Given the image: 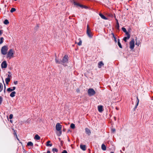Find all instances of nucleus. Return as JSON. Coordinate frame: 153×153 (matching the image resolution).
<instances>
[{"mask_svg": "<svg viewBox=\"0 0 153 153\" xmlns=\"http://www.w3.org/2000/svg\"><path fill=\"white\" fill-rule=\"evenodd\" d=\"M8 50V46L5 45L2 47L1 49V53L3 55H6L7 53V51Z\"/></svg>", "mask_w": 153, "mask_h": 153, "instance_id": "1", "label": "nucleus"}, {"mask_svg": "<svg viewBox=\"0 0 153 153\" xmlns=\"http://www.w3.org/2000/svg\"><path fill=\"white\" fill-rule=\"evenodd\" d=\"M14 51L12 49H10L7 53V57L10 59L13 57Z\"/></svg>", "mask_w": 153, "mask_h": 153, "instance_id": "2", "label": "nucleus"}, {"mask_svg": "<svg viewBox=\"0 0 153 153\" xmlns=\"http://www.w3.org/2000/svg\"><path fill=\"white\" fill-rule=\"evenodd\" d=\"M68 56L66 55L63 57L62 60L61 61L62 63V64L64 66L66 65V64L68 62Z\"/></svg>", "mask_w": 153, "mask_h": 153, "instance_id": "3", "label": "nucleus"}, {"mask_svg": "<svg viewBox=\"0 0 153 153\" xmlns=\"http://www.w3.org/2000/svg\"><path fill=\"white\" fill-rule=\"evenodd\" d=\"M88 93L90 96H93L95 94V91L92 88H89L88 90Z\"/></svg>", "mask_w": 153, "mask_h": 153, "instance_id": "4", "label": "nucleus"}, {"mask_svg": "<svg viewBox=\"0 0 153 153\" xmlns=\"http://www.w3.org/2000/svg\"><path fill=\"white\" fill-rule=\"evenodd\" d=\"M135 42L134 39H132L130 42V48L131 50L133 49L134 47Z\"/></svg>", "mask_w": 153, "mask_h": 153, "instance_id": "5", "label": "nucleus"}, {"mask_svg": "<svg viewBox=\"0 0 153 153\" xmlns=\"http://www.w3.org/2000/svg\"><path fill=\"white\" fill-rule=\"evenodd\" d=\"M87 34L88 36L90 38H92V33L90 30L88 25H87Z\"/></svg>", "mask_w": 153, "mask_h": 153, "instance_id": "6", "label": "nucleus"}, {"mask_svg": "<svg viewBox=\"0 0 153 153\" xmlns=\"http://www.w3.org/2000/svg\"><path fill=\"white\" fill-rule=\"evenodd\" d=\"M56 129L58 131H61L62 129V126L59 123H57L56 125Z\"/></svg>", "mask_w": 153, "mask_h": 153, "instance_id": "7", "label": "nucleus"}, {"mask_svg": "<svg viewBox=\"0 0 153 153\" xmlns=\"http://www.w3.org/2000/svg\"><path fill=\"white\" fill-rule=\"evenodd\" d=\"M7 64L6 61H3L1 64L2 68H6L7 67Z\"/></svg>", "mask_w": 153, "mask_h": 153, "instance_id": "8", "label": "nucleus"}, {"mask_svg": "<svg viewBox=\"0 0 153 153\" xmlns=\"http://www.w3.org/2000/svg\"><path fill=\"white\" fill-rule=\"evenodd\" d=\"M127 37H125L123 39V40L125 42L127 41V40L130 37V35L128 32H126Z\"/></svg>", "mask_w": 153, "mask_h": 153, "instance_id": "9", "label": "nucleus"}, {"mask_svg": "<svg viewBox=\"0 0 153 153\" xmlns=\"http://www.w3.org/2000/svg\"><path fill=\"white\" fill-rule=\"evenodd\" d=\"M73 4L74 5H76L77 7H79L81 8H82L83 7V5L80 4L79 3H77L75 1L73 2Z\"/></svg>", "mask_w": 153, "mask_h": 153, "instance_id": "10", "label": "nucleus"}, {"mask_svg": "<svg viewBox=\"0 0 153 153\" xmlns=\"http://www.w3.org/2000/svg\"><path fill=\"white\" fill-rule=\"evenodd\" d=\"M85 131L86 134L88 135H90L91 134V131L88 128H85Z\"/></svg>", "mask_w": 153, "mask_h": 153, "instance_id": "11", "label": "nucleus"}, {"mask_svg": "<svg viewBox=\"0 0 153 153\" xmlns=\"http://www.w3.org/2000/svg\"><path fill=\"white\" fill-rule=\"evenodd\" d=\"M104 65V64L102 61L100 62L98 64V67L99 68H100L102 67Z\"/></svg>", "mask_w": 153, "mask_h": 153, "instance_id": "12", "label": "nucleus"}, {"mask_svg": "<svg viewBox=\"0 0 153 153\" xmlns=\"http://www.w3.org/2000/svg\"><path fill=\"white\" fill-rule=\"evenodd\" d=\"M98 109L100 112H102V106L101 105H99L98 106Z\"/></svg>", "mask_w": 153, "mask_h": 153, "instance_id": "13", "label": "nucleus"}, {"mask_svg": "<svg viewBox=\"0 0 153 153\" xmlns=\"http://www.w3.org/2000/svg\"><path fill=\"white\" fill-rule=\"evenodd\" d=\"M80 148L83 151H85L86 150V146L85 145H80Z\"/></svg>", "mask_w": 153, "mask_h": 153, "instance_id": "14", "label": "nucleus"}, {"mask_svg": "<svg viewBox=\"0 0 153 153\" xmlns=\"http://www.w3.org/2000/svg\"><path fill=\"white\" fill-rule=\"evenodd\" d=\"M16 94V92L15 91H12L10 94V96L12 97H13L15 96Z\"/></svg>", "mask_w": 153, "mask_h": 153, "instance_id": "15", "label": "nucleus"}, {"mask_svg": "<svg viewBox=\"0 0 153 153\" xmlns=\"http://www.w3.org/2000/svg\"><path fill=\"white\" fill-rule=\"evenodd\" d=\"M51 143L50 141H48L47 142L46 146H50V147L52 145V144L51 143Z\"/></svg>", "mask_w": 153, "mask_h": 153, "instance_id": "16", "label": "nucleus"}, {"mask_svg": "<svg viewBox=\"0 0 153 153\" xmlns=\"http://www.w3.org/2000/svg\"><path fill=\"white\" fill-rule=\"evenodd\" d=\"M101 149L103 151H105L106 150V147L105 144H103L102 145Z\"/></svg>", "mask_w": 153, "mask_h": 153, "instance_id": "17", "label": "nucleus"}, {"mask_svg": "<svg viewBox=\"0 0 153 153\" xmlns=\"http://www.w3.org/2000/svg\"><path fill=\"white\" fill-rule=\"evenodd\" d=\"M99 15L101 17V18L107 20V19L101 13L99 14Z\"/></svg>", "mask_w": 153, "mask_h": 153, "instance_id": "18", "label": "nucleus"}, {"mask_svg": "<svg viewBox=\"0 0 153 153\" xmlns=\"http://www.w3.org/2000/svg\"><path fill=\"white\" fill-rule=\"evenodd\" d=\"M10 78H6L5 79V81L7 84L8 85V83L10 81Z\"/></svg>", "mask_w": 153, "mask_h": 153, "instance_id": "19", "label": "nucleus"}, {"mask_svg": "<svg viewBox=\"0 0 153 153\" xmlns=\"http://www.w3.org/2000/svg\"><path fill=\"white\" fill-rule=\"evenodd\" d=\"M34 138L36 140H39L40 139V137L38 134H36L35 135Z\"/></svg>", "mask_w": 153, "mask_h": 153, "instance_id": "20", "label": "nucleus"}, {"mask_svg": "<svg viewBox=\"0 0 153 153\" xmlns=\"http://www.w3.org/2000/svg\"><path fill=\"white\" fill-rule=\"evenodd\" d=\"M118 45L119 47L121 48H122V46L120 42V39H118Z\"/></svg>", "mask_w": 153, "mask_h": 153, "instance_id": "21", "label": "nucleus"}, {"mask_svg": "<svg viewBox=\"0 0 153 153\" xmlns=\"http://www.w3.org/2000/svg\"><path fill=\"white\" fill-rule=\"evenodd\" d=\"M55 62H56L57 63L61 64H62V63L61 60L59 61L58 59H55Z\"/></svg>", "mask_w": 153, "mask_h": 153, "instance_id": "22", "label": "nucleus"}, {"mask_svg": "<svg viewBox=\"0 0 153 153\" xmlns=\"http://www.w3.org/2000/svg\"><path fill=\"white\" fill-rule=\"evenodd\" d=\"M140 42L139 41H137V39H136L135 45H137V46H139V45L140 44Z\"/></svg>", "mask_w": 153, "mask_h": 153, "instance_id": "23", "label": "nucleus"}, {"mask_svg": "<svg viewBox=\"0 0 153 153\" xmlns=\"http://www.w3.org/2000/svg\"><path fill=\"white\" fill-rule=\"evenodd\" d=\"M116 20L117 21V24L116 25V27L117 28H119V25L118 21L117 19H116Z\"/></svg>", "mask_w": 153, "mask_h": 153, "instance_id": "24", "label": "nucleus"}, {"mask_svg": "<svg viewBox=\"0 0 153 153\" xmlns=\"http://www.w3.org/2000/svg\"><path fill=\"white\" fill-rule=\"evenodd\" d=\"M137 103L134 108L135 109L137 108V106L139 104V100L138 97H137Z\"/></svg>", "mask_w": 153, "mask_h": 153, "instance_id": "25", "label": "nucleus"}, {"mask_svg": "<svg viewBox=\"0 0 153 153\" xmlns=\"http://www.w3.org/2000/svg\"><path fill=\"white\" fill-rule=\"evenodd\" d=\"M112 35H113V38L114 39H113L115 41V42H117V41L116 37L115 36H114V33H112Z\"/></svg>", "mask_w": 153, "mask_h": 153, "instance_id": "26", "label": "nucleus"}, {"mask_svg": "<svg viewBox=\"0 0 153 153\" xmlns=\"http://www.w3.org/2000/svg\"><path fill=\"white\" fill-rule=\"evenodd\" d=\"M33 143L32 142H28L27 143V145L28 146H33Z\"/></svg>", "mask_w": 153, "mask_h": 153, "instance_id": "27", "label": "nucleus"}, {"mask_svg": "<svg viewBox=\"0 0 153 153\" xmlns=\"http://www.w3.org/2000/svg\"><path fill=\"white\" fill-rule=\"evenodd\" d=\"M4 39V38L2 37H1L0 38V45L2 44L3 43Z\"/></svg>", "mask_w": 153, "mask_h": 153, "instance_id": "28", "label": "nucleus"}, {"mask_svg": "<svg viewBox=\"0 0 153 153\" xmlns=\"http://www.w3.org/2000/svg\"><path fill=\"white\" fill-rule=\"evenodd\" d=\"M4 24L5 25H7L9 24V22L8 20L7 19H5L4 21Z\"/></svg>", "mask_w": 153, "mask_h": 153, "instance_id": "29", "label": "nucleus"}, {"mask_svg": "<svg viewBox=\"0 0 153 153\" xmlns=\"http://www.w3.org/2000/svg\"><path fill=\"white\" fill-rule=\"evenodd\" d=\"M7 91H8V92H12L13 91L12 89V88H8L7 89Z\"/></svg>", "mask_w": 153, "mask_h": 153, "instance_id": "30", "label": "nucleus"}, {"mask_svg": "<svg viewBox=\"0 0 153 153\" xmlns=\"http://www.w3.org/2000/svg\"><path fill=\"white\" fill-rule=\"evenodd\" d=\"M16 10V9L15 8H12L11 10H10V12L11 13H13Z\"/></svg>", "mask_w": 153, "mask_h": 153, "instance_id": "31", "label": "nucleus"}, {"mask_svg": "<svg viewBox=\"0 0 153 153\" xmlns=\"http://www.w3.org/2000/svg\"><path fill=\"white\" fill-rule=\"evenodd\" d=\"M52 151L54 152H57L58 151V150L57 149L55 148H54L53 149Z\"/></svg>", "mask_w": 153, "mask_h": 153, "instance_id": "32", "label": "nucleus"}, {"mask_svg": "<svg viewBox=\"0 0 153 153\" xmlns=\"http://www.w3.org/2000/svg\"><path fill=\"white\" fill-rule=\"evenodd\" d=\"M71 127L72 128H73V129L75 127V125L73 123L71 124Z\"/></svg>", "mask_w": 153, "mask_h": 153, "instance_id": "33", "label": "nucleus"}, {"mask_svg": "<svg viewBox=\"0 0 153 153\" xmlns=\"http://www.w3.org/2000/svg\"><path fill=\"white\" fill-rule=\"evenodd\" d=\"M122 29L123 32H126H126H127L126 31V29L124 27H122Z\"/></svg>", "mask_w": 153, "mask_h": 153, "instance_id": "34", "label": "nucleus"}, {"mask_svg": "<svg viewBox=\"0 0 153 153\" xmlns=\"http://www.w3.org/2000/svg\"><path fill=\"white\" fill-rule=\"evenodd\" d=\"M11 75H9V74H6V76H7V78H10L11 79Z\"/></svg>", "mask_w": 153, "mask_h": 153, "instance_id": "35", "label": "nucleus"}, {"mask_svg": "<svg viewBox=\"0 0 153 153\" xmlns=\"http://www.w3.org/2000/svg\"><path fill=\"white\" fill-rule=\"evenodd\" d=\"M13 115L12 114H10V115L9 118L10 119H12L13 117Z\"/></svg>", "mask_w": 153, "mask_h": 153, "instance_id": "36", "label": "nucleus"}, {"mask_svg": "<svg viewBox=\"0 0 153 153\" xmlns=\"http://www.w3.org/2000/svg\"><path fill=\"white\" fill-rule=\"evenodd\" d=\"M82 43V41L80 40L79 42L78 43V45L80 46L81 45Z\"/></svg>", "mask_w": 153, "mask_h": 153, "instance_id": "37", "label": "nucleus"}, {"mask_svg": "<svg viewBox=\"0 0 153 153\" xmlns=\"http://www.w3.org/2000/svg\"><path fill=\"white\" fill-rule=\"evenodd\" d=\"M62 153H68L67 151L66 150H64L62 152Z\"/></svg>", "mask_w": 153, "mask_h": 153, "instance_id": "38", "label": "nucleus"}, {"mask_svg": "<svg viewBox=\"0 0 153 153\" xmlns=\"http://www.w3.org/2000/svg\"><path fill=\"white\" fill-rule=\"evenodd\" d=\"M3 82L4 83V81L3 80ZM4 91H5V89H6V86H5V84L4 83Z\"/></svg>", "mask_w": 153, "mask_h": 153, "instance_id": "39", "label": "nucleus"}, {"mask_svg": "<svg viewBox=\"0 0 153 153\" xmlns=\"http://www.w3.org/2000/svg\"><path fill=\"white\" fill-rule=\"evenodd\" d=\"M14 83L15 85H17L18 83V81H15L14 82Z\"/></svg>", "mask_w": 153, "mask_h": 153, "instance_id": "40", "label": "nucleus"}, {"mask_svg": "<svg viewBox=\"0 0 153 153\" xmlns=\"http://www.w3.org/2000/svg\"><path fill=\"white\" fill-rule=\"evenodd\" d=\"M111 130H112V132H114L115 131V129L114 128L112 129Z\"/></svg>", "mask_w": 153, "mask_h": 153, "instance_id": "41", "label": "nucleus"}, {"mask_svg": "<svg viewBox=\"0 0 153 153\" xmlns=\"http://www.w3.org/2000/svg\"><path fill=\"white\" fill-rule=\"evenodd\" d=\"M3 33V30H0V36H1Z\"/></svg>", "mask_w": 153, "mask_h": 153, "instance_id": "42", "label": "nucleus"}, {"mask_svg": "<svg viewBox=\"0 0 153 153\" xmlns=\"http://www.w3.org/2000/svg\"><path fill=\"white\" fill-rule=\"evenodd\" d=\"M12 88L13 91L16 89V87H12Z\"/></svg>", "mask_w": 153, "mask_h": 153, "instance_id": "43", "label": "nucleus"}, {"mask_svg": "<svg viewBox=\"0 0 153 153\" xmlns=\"http://www.w3.org/2000/svg\"><path fill=\"white\" fill-rule=\"evenodd\" d=\"M1 84H0V92L2 91V89H1Z\"/></svg>", "mask_w": 153, "mask_h": 153, "instance_id": "44", "label": "nucleus"}, {"mask_svg": "<svg viewBox=\"0 0 153 153\" xmlns=\"http://www.w3.org/2000/svg\"><path fill=\"white\" fill-rule=\"evenodd\" d=\"M87 8V7L83 5V7L82 8Z\"/></svg>", "mask_w": 153, "mask_h": 153, "instance_id": "45", "label": "nucleus"}, {"mask_svg": "<svg viewBox=\"0 0 153 153\" xmlns=\"http://www.w3.org/2000/svg\"><path fill=\"white\" fill-rule=\"evenodd\" d=\"M8 73L9 74H9V75H10H10H11V72H9H9H8Z\"/></svg>", "mask_w": 153, "mask_h": 153, "instance_id": "46", "label": "nucleus"}, {"mask_svg": "<svg viewBox=\"0 0 153 153\" xmlns=\"http://www.w3.org/2000/svg\"><path fill=\"white\" fill-rule=\"evenodd\" d=\"M47 153H50V151H48Z\"/></svg>", "mask_w": 153, "mask_h": 153, "instance_id": "47", "label": "nucleus"}, {"mask_svg": "<svg viewBox=\"0 0 153 153\" xmlns=\"http://www.w3.org/2000/svg\"><path fill=\"white\" fill-rule=\"evenodd\" d=\"M114 120H116V117H114Z\"/></svg>", "mask_w": 153, "mask_h": 153, "instance_id": "48", "label": "nucleus"}, {"mask_svg": "<svg viewBox=\"0 0 153 153\" xmlns=\"http://www.w3.org/2000/svg\"><path fill=\"white\" fill-rule=\"evenodd\" d=\"M110 153H114L113 152H111Z\"/></svg>", "mask_w": 153, "mask_h": 153, "instance_id": "49", "label": "nucleus"}, {"mask_svg": "<svg viewBox=\"0 0 153 153\" xmlns=\"http://www.w3.org/2000/svg\"><path fill=\"white\" fill-rule=\"evenodd\" d=\"M15 1H16L17 0H14Z\"/></svg>", "mask_w": 153, "mask_h": 153, "instance_id": "50", "label": "nucleus"}, {"mask_svg": "<svg viewBox=\"0 0 153 153\" xmlns=\"http://www.w3.org/2000/svg\"><path fill=\"white\" fill-rule=\"evenodd\" d=\"M116 109L117 110V108H116Z\"/></svg>", "mask_w": 153, "mask_h": 153, "instance_id": "51", "label": "nucleus"}]
</instances>
